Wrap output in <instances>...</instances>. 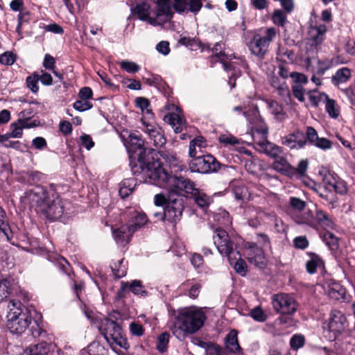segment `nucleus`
Segmentation results:
<instances>
[{"instance_id":"nucleus-1","label":"nucleus","mask_w":355,"mask_h":355,"mask_svg":"<svg viewBox=\"0 0 355 355\" xmlns=\"http://www.w3.org/2000/svg\"><path fill=\"white\" fill-rule=\"evenodd\" d=\"M136 132L138 131L135 130V187L137 184L150 183L166 189L167 195L158 193L154 197L155 205L165 208L169 198L181 189L180 185L176 187L180 176L169 173L164 164V161L171 163L176 157L168 151L151 148Z\"/></svg>"},{"instance_id":"nucleus-2","label":"nucleus","mask_w":355,"mask_h":355,"mask_svg":"<svg viewBox=\"0 0 355 355\" xmlns=\"http://www.w3.org/2000/svg\"><path fill=\"white\" fill-rule=\"evenodd\" d=\"M116 315H119V313L114 312L110 317L117 319ZM98 328L114 351H116L117 347L128 349V345L122 328L112 318L103 319Z\"/></svg>"},{"instance_id":"nucleus-3","label":"nucleus","mask_w":355,"mask_h":355,"mask_svg":"<svg viewBox=\"0 0 355 355\" xmlns=\"http://www.w3.org/2000/svg\"><path fill=\"white\" fill-rule=\"evenodd\" d=\"M206 318L205 313L200 311H182L175 318L178 327H175L173 334L176 335L177 331L194 334L204 325Z\"/></svg>"},{"instance_id":"nucleus-4","label":"nucleus","mask_w":355,"mask_h":355,"mask_svg":"<svg viewBox=\"0 0 355 355\" xmlns=\"http://www.w3.org/2000/svg\"><path fill=\"white\" fill-rule=\"evenodd\" d=\"M17 304L20 305V303L13 301L9 302L8 306L10 311L7 314L6 327L12 334H21L31 324V316L26 309L22 310Z\"/></svg>"},{"instance_id":"nucleus-5","label":"nucleus","mask_w":355,"mask_h":355,"mask_svg":"<svg viewBox=\"0 0 355 355\" xmlns=\"http://www.w3.org/2000/svg\"><path fill=\"white\" fill-rule=\"evenodd\" d=\"M214 243L218 252L228 258L234 254L235 250H240L243 239L240 236L231 237L225 230L217 227L213 236Z\"/></svg>"},{"instance_id":"nucleus-6","label":"nucleus","mask_w":355,"mask_h":355,"mask_svg":"<svg viewBox=\"0 0 355 355\" xmlns=\"http://www.w3.org/2000/svg\"><path fill=\"white\" fill-rule=\"evenodd\" d=\"M295 222L297 224H305L314 229L322 228L334 230L336 224L329 214L320 209H316L313 214L311 210L303 215L293 216Z\"/></svg>"},{"instance_id":"nucleus-7","label":"nucleus","mask_w":355,"mask_h":355,"mask_svg":"<svg viewBox=\"0 0 355 355\" xmlns=\"http://www.w3.org/2000/svg\"><path fill=\"white\" fill-rule=\"evenodd\" d=\"M177 181L176 187L181 186L180 191H183L185 198L193 199L200 209L205 210L213 202L212 198L196 188V184L190 179L180 176V180Z\"/></svg>"},{"instance_id":"nucleus-8","label":"nucleus","mask_w":355,"mask_h":355,"mask_svg":"<svg viewBox=\"0 0 355 355\" xmlns=\"http://www.w3.org/2000/svg\"><path fill=\"white\" fill-rule=\"evenodd\" d=\"M177 193L169 198V202L164 208V214H160L162 220H167L175 224L181 220L185 207L183 191H178Z\"/></svg>"},{"instance_id":"nucleus-9","label":"nucleus","mask_w":355,"mask_h":355,"mask_svg":"<svg viewBox=\"0 0 355 355\" xmlns=\"http://www.w3.org/2000/svg\"><path fill=\"white\" fill-rule=\"evenodd\" d=\"M276 35L277 31L275 28H268L264 36L254 34L248 42V46L252 54L263 58L268 52L270 44L274 40Z\"/></svg>"},{"instance_id":"nucleus-10","label":"nucleus","mask_w":355,"mask_h":355,"mask_svg":"<svg viewBox=\"0 0 355 355\" xmlns=\"http://www.w3.org/2000/svg\"><path fill=\"white\" fill-rule=\"evenodd\" d=\"M240 251L242 255L249 261L259 268H264L267 265V259L262 247H259L257 243L243 240Z\"/></svg>"},{"instance_id":"nucleus-11","label":"nucleus","mask_w":355,"mask_h":355,"mask_svg":"<svg viewBox=\"0 0 355 355\" xmlns=\"http://www.w3.org/2000/svg\"><path fill=\"white\" fill-rule=\"evenodd\" d=\"M189 166L192 172L201 173L217 172L221 167H226L211 154L201 155L194 157L189 162Z\"/></svg>"},{"instance_id":"nucleus-12","label":"nucleus","mask_w":355,"mask_h":355,"mask_svg":"<svg viewBox=\"0 0 355 355\" xmlns=\"http://www.w3.org/2000/svg\"><path fill=\"white\" fill-rule=\"evenodd\" d=\"M64 211L62 200L55 195L48 198L45 203L41 204L39 212L42 213L49 220H57L61 218Z\"/></svg>"},{"instance_id":"nucleus-13","label":"nucleus","mask_w":355,"mask_h":355,"mask_svg":"<svg viewBox=\"0 0 355 355\" xmlns=\"http://www.w3.org/2000/svg\"><path fill=\"white\" fill-rule=\"evenodd\" d=\"M272 304L274 310L278 313H295L298 306L295 300L286 293L272 295Z\"/></svg>"},{"instance_id":"nucleus-14","label":"nucleus","mask_w":355,"mask_h":355,"mask_svg":"<svg viewBox=\"0 0 355 355\" xmlns=\"http://www.w3.org/2000/svg\"><path fill=\"white\" fill-rule=\"evenodd\" d=\"M347 326L348 322L344 313L338 310H333L331 312L328 327L334 339L340 335Z\"/></svg>"},{"instance_id":"nucleus-15","label":"nucleus","mask_w":355,"mask_h":355,"mask_svg":"<svg viewBox=\"0 0 355 355\" xmlns=\"http://www.w3.org/2000/svg\"><path fill=\"white\" fill-rule=\"evenodd\" d=\"M49 195L45 188L37 185L32 189L27 191L24 195V199L32 206L36 207V210L40 211L41 204L45 203Z\"/></svg>"},{"instance_id":"nucleus-16","label":"nucleus","mask_w":355,"mask_h":355,"mask_svg":"<svg viewBox=\"0 0 355 355\" xmlns=\"http://www.w3.org/2000/svg\"><path fill=\"white\" fill-rule=\"evenodd\" d=\"M141 123L143 131L147 133L149 137L153 140L155 146L161 147L165 144L166 139L162 133V128L154 123V118L153 120H146Z\"/></svg>"},{"instance_id":"nucleus-17","label":"nucleus","mask_w":355,"mask_h":355,"mask_svg":"<svg viewBox=\"0 0 355 355\" xmlns=\"http://www.w3.org/2000/svg\"><path fill=\"white\" fill-rule=\"evenodd\" d=\"M225 348L229 353L236 355H242V348L239 345L238 340V331L236 329H232L225 338Z\"/></svg>"},{"instance_id":"nucleus-18","label":"nucleus","mask_w":355,"mask_h":355,"mask_svg":"<svg viewBox=\"0 0 355 355\" xmlns=\"http://www.w3.org/2000/svg\"><path fill=\"white\" fill-rule=\"evenodd\" d=\"M135 105L137 107L141 110V114L142 116L139 118V119L141 122L146 120H153L154 118V113L150 108V102L147 98H136L135 99Z\"/></svg>"},{"instance_id":"nucleus-19","label":"nucleus","mask_w":355,"mask_h":355,"mask_svg":"<svg viewBox=\"0 0 355 355\" xmlns=\"http://www.w3.org/2000/svg\"><path fill=\"white\" fill-rule=\"evenodd\" d=\"M113 234L115 241L121 245L124 246L131 241L133 230L131 225H125L120 227L118 230H114Z\"/></svg>"},{"instance_id":"nucleus-20","label":"nucleus","mask_w":355,"mask_h":355,"mask_svg":"<svg viewBox=\"0 0 355 355\" xmlns=\"http://www.w3.org/2000/svg\"><path fill=\"white\" fill-rule=\"evenodd\" d=\"M164 121L172 127L176 134L181 133L183 130V127L187 124L186 120L183 116L173 112L166 114L164 117Z\"/></svg>"},{"instance_id":"nucleus-21","label":"nucleus","mask_w":355,"mask_h":355,"mask_svg":"<svg viewBox=\"0 0 355 355\" xmlns=\"http://www.w3.org/2000/svg\"><path fill=\"white\" fill-rule=\"evenodd\" d=\"M306 254L310 258L306 263V270L308 273L314 274L318 268L324 267V261L319 254L312 252H307Z\"/></svg>"},{"instance_id":"nucleus-22","label":"nucleus","mask_w":355,"mask_h":355,"mask_svg":"<svg viewBox=\"0 0 355 355\" xmlns=\"http://www.w3.org/2000/svg\"><path fill=\"white\" fill-rule=\"evenodd\" d=\"M351 77L352 70L348 67H342L332 76L331 83L334 86L338 87L340 84L347 83Z\"/></svg>"},{"instance_id":"nucleus-23","label":"nucleus","mask_w":355,"mask_h":355,"mask_svg":"<svg viewBox=\"0 0 355 355\" xmlns=\"http://www.w3.org/2000/svg\"><path fill=\"white\" fill-rule=\"evenodd\" d=\"M292 165L287 161L286 158L280 155L275 159L272 163V168L282 175L290 178Z\"/></svg>"},{"instance_id":"nucleus-24","label":"nucleus","mask_w":355,"mask_h":355,"mask_svg":"<svg viewBox=\"0 0 355 355\" xmlns=\"http://www.w3.org/2000/svg\"><path fill=\"white\" fill-rule=\"evenodd\" d=\"M30 127L31 125L26 119H19L10 124V136H11L12 138H21L23 135V130Z\"/></svg>"},{"instance_id":"nucleus-25","label":"nucleus","mask_w":355,"mask_h":355,"mask_svg":"<svg viewBox=\"0 0 355 355\" xmlns=\"http://www.w3.org/2000/svg\"><path fill=\"white\" fill-rule=\"evenodd\" d=\"M236 254L239 255V258H232L231 256L230 258H228L229 263L231 266H234L235 271L238 274L241 276H245L248 271L247 263L245 261L241 258L242 253L240 250H237Z\"/></svg>"},{"instance_id":"nucleus-26","label":"nucleus","mask_w":355,"mask_h":355,"mask_svg":"<svg viewBox=\"0 0 355 355\" xmlns=\"http://www.w3.org/2000/svg\"><path fill=\"white\" fill-rule=\"evenodd\" d=\"M259 145L261 146V150L265 154L274 159L278 158L283 153L282 148L280 146L268 141L259 144Z\"/></svg>"},{"instance_id":"nucleus-27","label":"nucleus","mask_w":355,"mask_h":355,"mask_svg":"<svg viewBox=\"0 0 355 355\" xmlns=\"http://www.w3.org/2000/svg\"><path fill=\"white\" fill-rule=\"evenodd\" d=\"M309 163L307 159H302L298 162L297 167L292 166L290 178L301 179L306 177L309 168Z\"/></svg>"},{"instance_id":"nucleus-28","label":"nucleus","mask_w":355,"mask_h":355,"mask_svg":"<svg viewBox=\"0 0 355 355\" xmlns=\"http://www.w3.org/2000/svg\"><path fill=\"white\" fill-rule=\"evenodd\" d=\"M81 355H106L107 349L98 341H94L81 350Z\"/></svg>"},{"instance_id":"nucleus-29","label":"nucleus","mask_w":355,"mask_h":355,"mask_svg":"<svg viewBox=\"0 0 355 355\" xmlns=\"http://www.w3.org/2000/svg\"><path fill=\"white\" fill-rule=\"evenodd\" d=\"M120 137L121 138L122 141L127 150L128 153L129 159H130V166H132V157H133V150H132V139L133 136L132 133L129 132L128 130H123L120 134Z\"/></svg>"},{"instance_id":"nucleus-30","label":"nucleus","mask_w":355,"mask_h":355,"mask_svg":"<svg viewBox=\"0 0 355 355\" xmlns=\"http://www.w3.org/2000/svg\"><path fill=\"white\" fill-rule=\"evenodd\" d=\"M319 175L322 177L324 188L327 191H329L337 181L336 173L327 168L320 171Z\"/></svg>"},{"instance_id":"nucleus-31","label":"nucleus","mask_w":355,"mask_h":355,"mask_svg":"<svg viewBox=\"0 0 355 355\" xmlns=\"http://www.w3.org/2000/svg\"><path fill=\"white\" fill-rule=\"evenodd\" d=\"M307 94L312 107H317L320 103H325L329 96L324 92H320L317 89L309 90Z\"/></svg>"},{"instance_id":"nucleus-32","label":"nucleus","mask_w":355,"mask_h":355,"mask_svg":"<svg viewBox=\"0 0 355 355\" xmlns=\"http://www.w3.org/2000/svg\"><path fill=\"white\" fill-rule=\"evenodd\" d=\"M150 6L147 3L138 4L135 6V17L142 21H146L152 24L153 19L150 17Z\"/></svg>"},{"instance_id":"nucleus-33","label":"nucleus","mask_w":355,"mask_h":355,"mask_svg":"<svg viewBox=\"0 0 355 355\" xmlns=\"http://www.w3.org/2000/svg\"><path fill=\"white\" fill-rule=\"evenodd\" d=\"M322 241L331 251H336L339 248V239L329 231L325 232L321 235Z\"/></svg>"},{"instance_id":"nucleus-34","label":"nucleus","mask_w":355,"mask_h":355,"mask_svg":"<svg viewBox=\"0 0 355 355\" xmlns=\"http://www.w3.org/2000/svg\"><path fill=\"white\" fill-rule=\"evenodd\" d=\"M328 293L331 298L338 300L343 298L345 289L340 284L333 282L329 286Z\"/></svg>"},{"instance_id":"nucleus-35","label":"nucleus","mask_w":355,"mask_h":355,"mask_svg":"<svg viewBox=\"0 0 355 355\" xmlns=\"http://www.w3.org/2000/svg\"><path fill=\"white\" fill-rule=\"evenodd\" d=\"M157 16L164 15L169 19L173 16L171 11L170 0H159L157 2Z\"/></svg>"},{"instance_id":"nucleus-36","label":"nucleus","mask_w":355,"mask_h":355,"mask_svg":"<svg viewBox=\"0 0 355 355\" xmlns=\"http://www.w3.org/2000/svg\"><path fill=\"white\" fill-rule=\"evenodd\" d=\"M325 110L331 118L337 119L340 114L339 107L334 99L327 98L325 102Z\"/></svg>"},{"instance_id":"nucleus-37","label":"nucleus","mask_w":355,"mask_h":355,"mask_svg":"<svg viewBox=\"0 0 355 355\" xmlns=\"http://www.w3.org/2000/svg\"><path fill=\"white\" fill-rule=\"evenodd\" d=\"M49 349L46 343H41L29 347L25 355H47Z\"/></svg>"},{"instance_id":"nucleus-38","label":"nucleus","mask_w":355,"mask_h":355,"mask_svg":"<svg viewBox=\"0 0 355 355\" xmlns=\"http://www.w3.org/2000/svg\"><path fill=\"white\" fill-rule=\"evenodd\" d=\"M304 133L305 146L306 145L314 146L319 138L316 130L312 126H306Z\"/></svg>"},{"instance_id":"nucleus-39","label":"nucleus","mask_w":355,"mask_h":355,"mask_svg":"<svg viewBox=\"0 0 355 355\" xmlns=\"http://www.w3.org/2000/svg\"><path fill=\"white\" fill-rule=\"evenodd\" d=\"M232 192L236 200H243L247 194L248 189L243 183L239 182L232 184Z\"/></svg>"},{"instance_id":"nucleus-40","label":"nucleus","mask_w":355,"mask_h":355,"mask_svg":"<svg viewBox=\"0 0 355 355\" xmlns=\"http://www.w3.org/2000/svg\"><path fill=\"white\" fill-rule=\"evenodd\" d=\"M170 334L165 331L159 335L157 341V349L162 353L167 350Z\"/></svg>"},{"instance_id":"nucleus-41","label":"nucleus","mask_w":355,"mask_h":355,"mask_svg":"<svg viewBox=\"0 0 355 355\" xmlns=\"http://www.w3.org/2000/svg\"><path fill=\"white\" fill-rule=\"evenodd\" d=\"M132 185V180L126 179L124 180L120 187L119 193L121 198L125 199L132 194L133 191V187Z\"/></svg>"},{"instance_id":"nucleus-42","label":"nucleus","mask_w":355,"mask_h":355,"mask_svg":"<svg viewBox=\"0 0 355 355\" xmlns=\"http://www.w3.org/2000/svg\"><path fill=\"white\" fill-rule=\"evenodd\" d=\"M280 315L276 319V322L279 324L285 325L286 327H291L295 324L293 317L294 313H279Z\"/></svg>"},{"instance_id":"nucleus-43","label":"nucleus","mask_w":355,"mask_h":355,"mask_svg":"<svg viewBox=\"0 0 355 355\" xmlns=\"http://www.w3.org/2000/svg\"><path fill=\"white\" fill-rule=\"evenodd\" d=\"M250 315L253 318L254 320L259 322H263L267 320V315L261 308L260 306H257L250 311Z\"/></svg>"},{"instance_id":"nucleus-44","label":"nucleus","mask_w":355,"mask_h":355,"mask_svg":"<svg viewBox=\"0 0 355 355\" xmlns=\"http://www.w3.org/2000/svg\"><path fill=\"white\" fill-rule=\"evenodd\" d=\"M305 344V338L302 334H295L290 340V346L293 350H297L302 348Z\"/></svg>"},{"instance_id":"nucleus-45","label":"nucleus","mask_w":355,"mask_h":355,"mask_svg":"<svg viewBox=\"0 0 355 355\" xmlns=\"http://www.w3.org/2000/svg\"><path fill=\"white\" fill-rule=\"evenodd\" d=\"M272 22L279 26H284L286 22V16L282 10H275L272 15Z\"/></svg>"},{"instance_id":"nucleus-46","label":"nucleus","mask_w":355,"mask_h":355,"mask_svg":"<svg viewBox=\"0 0 355 355\" xmlns=\"http://www.w3.org/2000/svg\"><path fill=\"white\" fill-rule=\"evenodd\" d=\"M289 205L293 211H302L305 209L306 202L300 198L292 196L289 199Z\"/></svg>"},{"instance_id":"nucleus-47","label":"nucleus","mask_w":355,"mask_h":355,"mask_svg":"<svg viewBox=\"0 0 355 355\" xmlns=\"http://www.w3.org/2000/svg\"><path fill=\"white\" fill-rule=\"evenodd\" d=\"M148 222L146 214L144 212L135 211V232Z\"/></svg>"},{"instance_id":"nucleus-48","label":"nucleus","mask_w":355,"mask_h":355,"mask_svg":"<svg viewBox=\"0 0 355 355\" xmlns=\"http://www.w3.org/2000/svg\"><path fill=\"white\" fill-rule=\"evenodd\" d=\"M293 138L297 146V149H302L305 147L304 133L303 131L297 129L292 132Z\"/></svg>"},{"instance_id":"nucleus-49","label":"nucleus","mask_w":355,"mask_h":355,"mask_svg":"<svg viewBox=\"0 0 355 355\" xmlns=\"http://www.w3.org/2000/svg\"><path fill=\"white\" fill-rule=\"evenodd\" d=\"M205 355H229V353L218 344L212 343L207 349Z\"/></svg>"},{"instance_id":"nucleus-50","label":"nucleus","mask_w":355,"mask_h":355,"mask_svg":"<svg viewBox=\"0 0 355 355\" xmlns=\"http://www.w3.org/2000/svg\"><path fill=\"white\" fill-rule=\"evenodd\" d=\"M292 94L293 96L297 98L300 102L303 103L305 101L304 93L305 89L300 84H294L292 85Z\"/></svg>"},{"instance_id":"nucleus-51","label":"nucleus","mask_w":355,"mask_h":355,"mask_svg":"<svg viewBox=\"0 0 355 355\" xmlns=\"http://www.w3.org/2000/svg\"><path fill=\"white\" fill-rule=\"evenodd\" d=\"M218 141L224 146H234L239 144V140L232 135H220L218 137Z\"/></svg>"},{"instance_id":"nucleus-52","label":"nucleus","mask_w":355,"mask_h":355,"mask_svg":"<svg viewBox=\"0 0 355 355\" xmlns=\"http://www.w3.org/2000/svg\"><path fill=\"white\" fill-rule=\"evenodd\" d=\"M39 81L38 73H34L26 78L28 87L34 93L37 92L39 87L37 83Z\"/></svg>"},{"instance_id":"nucleus-53","label":"nucleus","mask_w":355,"mask_h":355,"mask_svg":"<svg viewBox=\"0 0 355 355\" xmlns=\"http://www.w3.org/2000/svg\"><path fill=\"white\" fill-rule=\"evenodd\" d=\"M293 242V246L296 249H300V250H304L309 245V241L307 239L306 236H296L295 238H294Z\"/></svg>"},{"instance_id":"nucleus-54","label":"nucleus","mask_w":355,"mask_h":355,"mask_svg":"<svg viewBox=\"0 0 355 355\" xmlns=\"http://www.w3.org/2000/svg\"><path fill=\"white\" fill-rule=\"evenodd\" d=\"M278 94L282 96L286 102L291 101V94L289 88L286 83L284 82L283 84L278 85L277 89Z\"/></svg>"},{"instance_id":"nucleus-55","label":"nucleus","mask_w":355,"mask_h":355,"mask_svg":"<svg viewBox=\"0 0 355 355\" xmlns=\"http://www.w3.org/2000/svg\"><path fill=\"white\" fill-rule=\"evenodd\" d=\"M10 293V284L6 279H0V301L8 297Z\"/></svg>"},{"instance_id":"nucleus-56","label":"nucleus","mask_w":355,"mask_h":355,"mask_svg":"<svg viewBox=\"0 0 355 355\" xmlns=\"http://www.w3.org/2000/svg\"><path fill=\"white\" fill-rule=\"evenodd\" d=\"M92 104L90 102H89L88 101H86V100L81 99V98L80 100L76 101L73 103L74 109L78 111H80V112H84V111L88 110L90 108H92Z\"/></svg>"},{"instance_id":"nucleus-57","label":"nucleus","mask_w":355,"mask_h":355,"mask_svg":"<svg viewBox=\"0 0 355 355\" xmlns=\"http://www.w3.org/2000/svg\"><path fill=\"white\" fill-rule=\"evenodd\" d=\"M272 113L275 115L277 118L284 116L286 113L284 111L283 107L276 101H272L270 104Z\"/></svg>"},{"instance_id":"nucleus-58","label":"nucleus","mask_w":355,"mask_h":355,"mask_svg":"<svg viewBox=\"0 0 355 355\" xmlns=\"http://www.w3.org/2000/svg\"><path fill=\"white\" fill-rule=\"evenodd\" d=\"M31 331L34 338L45 337L46 336V331L37 321H35L34 325L31 327Z\"/></svg>"},{"instance_id":"nucleus-59","label":"nucleus","mask_w":355,"mask_h":355,"mask_svg":"<svg viewBox=\"0 0 355 355\" xmlns=\"http://www.w3.org/2000/svg\"><path fill=\"white\" fill-rule=\"evenodd\" d=\"M318 63L319 65L318 73L320 75H323L326 71L333 67L331 59L320 60Z\"/></svg>"},{"instance_id":"nucleus-60","label":"nucleus","mask_w":355,"mask_h":355,"mask_svg":"<svg viewBox=\"0 0 355 355\" xmlns=\"http://www.w3.org/2000/svg\"><path fill=\"white\" fill-rule=\"evenodd\" d=\"M314 146L323 150H329L332 147V141L324 137H319Z\"/></svg>"},{"instance_id":"nucleus-61","label":"nucleus","mask_w":355,"mask_h":355,"mask_svg":"<svg viewBox=\"0 0 355 355\" xmlns=\"http://www.w3.org/2000/svg\"><path fill=\"white\" fill-rule=\"evenodd\" d=\"M135 295L146 297L148 295V291L142 285L141 281L135 279Z\"/></svg>"},{"instance_id":"nucleus-62","label":"nucleus","mask_w":355,"mask_h":355,"mask_svg":"<svg viewBox=\"0 0 355 355\" xmlns=\"http://www.w3.org/2000/svg\"><path fill=\"white\" fill-rule=\"evenodd\" d=\"M290 77L293 78L295 84H306L308 83L307 76L302 73L292 72L290 73Z\"/></svg>"},{"instance_id":"nucleus-63","label":"nucleus","mask_w":355,"mask_h":355,"mask_svg":"<svg viewBox=\"0 0 355 355\" xmlns=\"http://www.w3.org/2000/svg\"><path fill=\"white\" fill-rule=\"evenodd\" d=\"M15 61V55L10 52H6L0 55V63L6 65H11Z\"/></svg>"},{"instance_id":"nucleus-64","label":"nucleus","mask_w":355,"mask_h":355,"mask_svg":"<svg viewBox=\"0 0 355 355\" xmlns=\"http://www.w3.org/2000/svg\"><path fill=\"white\" fill-rule=\"evenodd\" d=\"M43 178V174L38 171L31 172L27 174V182L30 184L39 182Z\"/></svg>"}]
</instances>
